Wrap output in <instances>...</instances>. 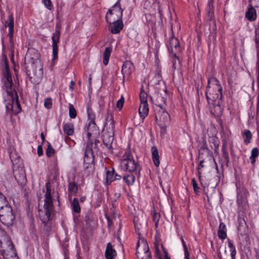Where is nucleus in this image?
Returning <instances> with one entry per match:
<instances>
[{
  "label": "nucleus",
  "instance_id": "f257e3e1",
  "mask_svg": "<svg viewBox=\"0 0 259 259\" xmlns=\"http://www.w3.org/2000/svg\"><path fill=\"white\" fill-rule=\"evenodd\" d=\"M39 56L38 51L33 49H28L26 55L28 62L27 72L31 81L35 84L39 83L43 74L42 65L39 60Z\"/></svg>",
  "mask_w": 259,
  "mask_h": 259
},
{
  "label": "nucleus",
  "instance_id": "f03ea898",
  "mask_svg": "<svg viewBox=\"0 0 259 259\" xmlns=\"http://www.w3.org/2000/svg\"><path fill=\"white\" fill-rule=\"evenodd\" d=\"M0 250L4 259H19L10 238L2 230H0Z\"/></svg>",
  "mask_w": 259,
  "mask_h": 259
},
{
  "label": "nucleus",
  "instance_id": "7ed1b4c3",
  "mask_svg": "<svg viewBox=\"0 0 259 259\" xmlns=\"http://www.w3.org/2000/svg\"><path fill=\"white\" fill-rule=\"evenodd\" d=\"M223 88L219 81L214 77L208 78L207 86L205 93L208 103L221 101L222 98Z\"/></svg>",
  "mask_w": 259,
  "mask_h": 259
},
{
  "label": "nucleus",
  "instance_id": "20e7f679",
  "mask_svg": "<svg viewBox=\"0 0 259 259\" xmlns=\"http://www.w3.org/2000/svg\"><path fill=\"white\" fill-rule=\"evenodd\" d=\"M114 134V122L111 114H108L103 130V142L107 148H110L113 143Z\"/></svg>",
  "mask_w": 259,
  "mask_h": 259
},
{
  "label": "nucleus",
  "instance_id": "39448f33",
  "mask_svg": "<svg viewBox=\"0 0 259 259\" xmlns=\"http://www.w3.org/2000/svg\"><path fill=\"white\" fill-rule=\"evenodd\" d=\"M120 167L124 171L135 172L140 175L141 167L137 161L134 159L130 151H126L122 156Z\"/></svg>",
  "mask_w": 259,
  "mask_h": 259
},
{
  "label": "nucleus",
  "instance_id": "423d86ee",
  "mask_svg": "<svg viewBox=\"0 0 259 259\" xmlns=\"http://www.w3.org/2000/svg\"><path fill=\"white\" fill-rule=\"evenodd\" d=\"M46 192L45 194V198L44 200V212L45 216L42 217L39 212V216L41 218V220L43 223L48 222L51 217V213L54 210V207L53 204V199L51 197V189L50 183H47L46 185Z\"/></svg>",
  "mask_w": 259,
  "mask_h": 259
},
{
  "label": "nucleus",
  "instance_id": "0eeeda50",
  "mask_svg": "<svg viewBox=\"0 0 259 259\" xmlns=\"http://www.w3.org/2000/svg\"><path fill=\"white\" fill-rule=\"evenodd\" d=\"M13 80L4 81V86L8 96V99L10 101V102L7 103V100H5L6 108L8 109H12L14 106H20L17 93L13 88Z\"/></svg>",
  "mask_w": 259,
  "mask_h": 259
},
{
  "label": "nucleus",
  "instance_id": "6e6552de",
  "mask_svg": "<svg viewBox=\"0 0 259 259\" xmlns=\"http://www.w3.org/2000/svg\"><path fill=\"white\" fill-rule=\"evenodd\" d=\"M120 2V0H118L113 7L108 10L106 15V20L110 25L112 20H120L122 17L123 10L121 7Z\"/></svg>",
  "mask_w": 259,
  "mask_h": 259
},
{
  "label": "nucleus",
  "instance_id": "1a4fd4ad",
  "mask_svg": "<svg viewBox=\"0 0 259 259\" xmlns=\"http://www.w3.org/2000/svg\"><path fill=\"white\" fill-rule=\"evenodd\" d=\"M14 220L15 215L9 204L0 208V221L3 224L7 226H12Z\"/></svg>",
  "mask_w": 259,
  "mask_h": 259
},
{
  "label": "nucleus",
  "instance_id": "9d476101",
  "mask_svg": "<svg viewBox=\"0 0 259 259\" xmlns=\"http://www.w3.org/2000/svg\"><path fill=\"white\" fill-rule=\"evenodd\" d=\"M136 254L139 259L151 258L148 244L144 238L139 239L137 243Z\"/></svg>",
  "mask_w": 259,
  "mask_h": 259
},
{
  "label": "nucleus",
  "instance_id": "9b49d317",
  "mask_svg": "<svg viewBox=\"0 0 259 259\" xmlns=\"http://www.w3.org/2000/svg\"><path fill=\"white\" fill-rule=\"evenodd\" d=\"M155 118L161 127L165 125L170 120L169 114L166 111L165 107L155 109Z\"/></svg>",
  "mask_w": 259,
  "mask_h": 259
},
{
  "label": "nucleus",
  "instance_id": "f8f14e48",
  "mask_svg": "<svg viewBox=\"0 0 259 259\" xmlns=\"http://www.w3.org/2000/svg\"><path fill=\"white\" fill-rule=\"evenodd\" d=\"M171 35L169 38L168 42L167 45L168 50L172 53L174 51H179V41L177 38L175 37L174 35L172 27H171Z\"/></svg>",
  "mask_w": 259,
  "mask_h": 259
},
{
  "label": "nucleus",
  "instance_id": "ddd939ff",
  "mask_svg": "<svg viewBox=\"0 0 259 259\" xmlns=\"http://www.w3.org/2000/svg\"><path fill=\"white\" fill-rule=\"evenodd\" d=\"M210 111L214 116H220L223 112V109L220 106V101H214L213 103H208Z\"/></svg>",
  "mask_w": 259,
  "mask_h": 259
},
{
  "label": "nucleus",
  "instance_id": "4468645a",
  "mask_svg": "<svg viewBox=\"0 0 259 259\" xmlns=\"http://www.w3.org/2000/svg\"><path fill=\"white\" fill-rule=\"evenodd\" d=\"M238 225L239 234L242 236H247L248 228L244 219L239 217L238 218Z\"/></svg>",
  "mask_w": 259,
  "mask_h": 259
},
{
  "label": "nucleus",
  "instance_id": "2eb2a0df",
  "mask_svg": "<svg viewBox=\"0 0 259 259\" xmlns=\"http://www.w3.org/2000/svg\"><path fill=\"white\" fill-rule=\"evenodd\" d=\"M14 177L17 182L20 185H24L26 182V175L22 168L15 169L14 171Z\"/></svg>",
  "mask_w": 259,
  "mask_h": 259
},
{
  "label": "nucleus",
  "instance_id": "dca6fc26",
  "mask_svg": "<svg viewBox=\"0 0 259 259\" xmlns=\"http://www.w3.org/2000/svg\"><path fill=\"white\" fill-rule=\"evenodd\" d=\"M112 23L113 25L110 27V30L112 33H118L123 29V24L121 19L112 20L111 24Z\"/></svg>",
  "mask_w": 259,
  "mask_h": 259
},
{
  "label": "nucleus",
  "instance_id": "f3484780",
  "mask_svg": "<svg viewBox=\"0 0 259 259\" xmlns=\"http://www.w3.org/2000/svg\"><path fill=\"white\" fill-rule=\"evenodd\" d=\"M5 26L9 27L8 35L10 37V41H11L13 39L14 31V18L12 15L10 14L8 16V20L5 22Z\"/></svg>",
  "mask_w": 259,
  "mask_h": 259
},
{
  "label": "nucleus",
  "instance_id": "a211bd4d",
  "mask_svg": "<svg viewBox=\"0 0 259 259\" xmlns=\"http://www.w3.org/2000/svg\"><path fill=\"white\" fill-rule=\"evenodd\" d=\"M87 148L85 152V155H86L88 153H90L93 155V150L96 149L98 147V144L99 141L96 138H94L93 140L90 141H87Z\"/></svg>",
  "mask_w": 259,
  "mask_h": 259
},
{
  "label": "nucleus",
  "instance_id": "6ab92c4d",
  "mask_svg": "<svg viewBox=\"0 0 259 259\" xmlns=\"http://www.w3.org/2000/svg\"><path fill=\"white\" fill-rule=\"evenodd\" d=\"M134 69L133 64L130 61H126L122 65L121 72L124 78L125 75L131 74Z\"/></svg>",
  "mask_w": 259,
  "mask_h": 259
},
{
  "label": "nucleus",
  "instance_id": "aec40b11",
  "mask_svg": "<svg viewBox=\"0 0 259 259\" xmlns=\"http://www.w3.org/2000/svg\"><path fill=\"white\" fill-rule=\"evenodd\" d=\"M198 158H206L210 161L214 160L211 153L208 148L199 149Z\"/></svg>",
  "mask_w": 259,
  "mask_h": 259
},
{
  "label": "nucleus",
  "instance_id": "412c9836",
  "mask_svg": "<svg viewBox=\"0 0 259 259\" xmlns=\"http://www.w3.org/2000/svg\"><path fill=\"white\" fill-rule=\"evenodd\" d=\"M116 254V251L113 248L111 243H108L105 252L106 259H113Z\"/></svg>",
  "mask_w": 259,
  "mask_h": 259
},
{
  "label": "nucleus",
  "instance_id": "4be33fe9",
  "mask_svg": "<svg viewBox=\"0 0 259 259\" xmlns=\"http://www.w3.org/2000/svg\"><path fill=\"white\" fill-rule=\"evenodd\" d=\"M245 18L250 21H253L256 19V13L254 7L248 6V9L245 13Z\"/></svg>",
  "mask_w": 259,
  "mask_h": 259
},
{
  "label": "nucleus",
  "instance_id": "5701e85b",
  "mask_svg": "<svg viewBox=\"0 0 259 259\" xmlns=\"http://www.w3.org/2000/svg\"><path fill=\"white\" fill-rule=\"evenodd\" d=\"M149 112V107L147 103H141L139 108V113L140 117L143 119H145L148 115Z\"/></svg>",
  "mask_w": 259,
  "mask_h": 259
},
{
  "label": "nucleus",
  "instance_id": "b1692460",
  "mask_svg": "<svg viewBox=\"0 0 259 259\" xmlns=\"http://www.w3.org/2000/svg\"><path fill=\"white\" fill-rule=\"evenodd\" d=\"M166 101V99L162 97L161 94H157L155 100V109L165 107Z\"/></svg>",
  "mask_w": 259,
  "mask_h": 259
},
{
  "label": "nucleus",
  "instance_id": "393cba45",
  "mask_svg": "<svg viewBox=\"0 0 259 259\" xmlns=\"http://www.w3.org/2000/svg\"><path fill=\"white\" fill-rule=\"evenodd\" d=\"M152 158L154 165L158 167L160 164L159 156L158 151L155 146H152L151 148Z\"/></svg>",
  "mask_w": 259,
  "mask_h": 259
},
{
  "label": "nucleus",
  "instance_id": "a878e982",
  "mask_svg": "<svg viewBox=\"0 0 259 259\" xmlns=\"http://www.w3.org/2000/svg\"><path fill=\"white\" fill-rule=\"evenodd\" d=\"M213 0H208L207 6V19L211 20L214 16L213 13Z\"/></svg>",
  "mask_w": 259,
  "mask_h": 259
},
{
  "label": "nucleus",
  "instance_id": "bb28decb",
  "mask_svg": "<svg viewBox=\"0 0 259 259\" xmlns=\"http://www.w3.org/2000/svg\"><path fill=\"white\" fill-rule=\"evenodd\" d=\"M226 231V225L224 223L221 222L220 224L218 232V236L220 239L224 240L227 238Z\"/></svg>",
  "mask_w": 259,
  "mask_h": 259
},
{
  "label": "nucleus",
  "instance_id": "cd10ccee",
  "mask_svg": "<svg viewBox=\"0 0 259 259\" xmlns=\"http://www.w3.org/2000/svg\"><path fill=\"white\" fill-rule=\"evenodd\" d=\"M60 35V27L58 25H57L56 26L55 32L53 33V36L52 37L53 45H57V44L59 41Z\"/></svg>",
  "mask_w": 259,
  "mask_h": 259
},
{
  "label": "nucleus",
  "instance_id": "c85d7f7f",
  "mask_svg": "<svg viewBox=\"0 0 259 259\" xmlns=\"http://www.w3.org/2000/svg\"><path fill=\"white\" fill-rule=\"evenodd\" d=\"M257 61L256 62V72H257V82L258 90V95L257 96V102L256 107V112L259 114V52L257 54Z\"/></svg>",
  "mask_w": 259,
  "mask_h": 259
},
{
  "label": "nucleus",
  "instance_id": "c756f323",
  "mask_svg": "<svg viewBox=\"0 0 259 259\" xmlns=\"http://www.w3.org/2000/svg\"><path fill=\"white\" fill-rule=\"evenodd\" d=\"M64 133L68 136L73 135L74 133V126L72 123H66L63 127Z\"/></svg>",
  "mask_w": 259,
  "mask_h": 259
},
{
  "label": "nucleus",
  "instance_id": "7c9ffc66",
  "mask_svg": "<svg viewBox=\"0 0 259 259\" xmlns=\"http://www.w3.org/2000/svg\"><path fill=\"white\" fill-rule=\"evenodd\" d=\"M112 48L111 47L106 48L103 53V64L106 65L108 63L110 56Z\"/></svg>",
  "mask_w": 259,
  "mask_h": 259
},
{
  "label": "nucleus",
  "instance_id": "2f4dec72",
  "mask_svg": "<svg viewBox=\"0 0 259 259\" xmlns=\"http://www.w3.org/2000/svg\"><path fill=\"white\" fill-rule=\"evenodd\" d=\"M242 137L244 142L248 144L250 142L251 139H252V134L249 130H245L242 134Z\"/></svg>",
  "mask_w": 259,
  "mask_h": 259
},
{
  "label": "nucleus",
  "instance_id": "473e14b6",
  "mask_svg": "<svg viewBox=\"0 0 259 259\" xmlns=\"http://www.w3.org/2000/svg\"><path fill=\"white\" fill-rule=\"evenodd\" d=\"M114 170L112 169L111 171L108 170L106 172V183L107 184H110L112 182L115 180V176L114 174Z\"/></svg>",
  "mask_w": 259,
  "mask_h": 259
},
{
  "label": "nucleus",
  "instance_id": "72a5a7b5",
  "mask_svg": "<svg viewBox=\"0 0 259 259\" xmlns=\"http://www.w3.org/2000/svg\"><path fill=\"white\" fill-rule=\"evenodd\" d=\"M123 180L128 185H132L135 181V177L133 175H127L123 177Z\"/></svg>",
  "mask_w": 259,
  "mask_h": 259
},
{
  "label": "nucleus",
  "instance_id": "f704fd0d",
  "mask_svg": "<svg viewBox=\"0 0 259 259\" xmlns=\"http://www.w3.org/2000/svg\"><path fill=\"white\" fill-rule=\"evenodd\" d=\"M78 188L76 183L70 182L69 183L68 191L70 193L73 194L77 192Z\"/></svg>",
  "mask_w": 259,
  "mask_h": 259
},
{
  "label": "nucleus",
  "instance_id": "c9c22d12",
  "mask_svg": "<svg viewBox=\"0 0 259 259\" xmlns=\"http://www.w3.org/2000/svg\"><path fill=\"white\" fill-rule=\"evenodd\" d=\"M259 151L257 148H254L252 149L251 152V156H250V159L251 160V163L254 164L255 162V158L258 156Z\"/></svg>",
  "mask_w": 259,
  "mask_h": 259
},
{
  "label": "nucleus",
  "instance_id": "e433bc0d",
  "mask_svg": "<svg viewBox=\"0 0 259 259\" xmlns=\"http://www.w3.org/2000/svg\"><path fill=\"white\" fill-rule=\"evenodd\" d=\"M87 131H90L92 132H96L97 131V127L95 123V121H89L86 126Z\"/></svg>",
  "mask_w": 259,
  "mask_h": 259
},
{
  "label": "nucleus",
  "instance_id": "4c0bfd02",
  "mask_svg": "<svg viewBox=\"0 0 259 259\" xmlns=\"http://www.w3.org/2000/svg\"><path fill=\"white\" fill-rule=\"evenodd\" d=\"M73 210L75 212H79L80 211V208L77 199L74 198L72 203Z\"/></svg>",
  "mask_w": 259,
  "mask_h": 259
},
{
  "label": "nucleus",
  "instance_id": "58836bf2",
  "mask_svg": "<svg viewBox=\"0 0 259 259\" xmlns=\"http://www.w3.org/2000/svg\"><path fill=\"white\" fill-rule=\"evenodd\" d=\"M9 205L6 197L0 192V208Z\"/></svg>",
  "mask_w": 259,
  "mask_h": 259
},
{
  "label": "nucleus",
  "instance_id": "ea45409f",
  "mask_svg": "<svg viewBox=\"0 0 259 259\" xmlns=\"http://www.w3.org/2000/svg\"><path fill=\"white\" fill-rule=\"evenodd\" d=\"M69 116L71 118H75L76 116V110L72 104H69Z\"/></svg>",
  "mask_w": 259,
  "mask_h": 259
},
{
  "label": "nucleus",
  "instance_id": "a19ab883",
  "mask_svg": "<svg viewBox=\"0 0 259 259\" xmlns=\"http://www.w3.org/2000/svg\"><path fill=\"white\" fill-rule=\"evenodd\" d=\"M152 217H153V221L155 223V227L157 228L158 225V222H159V218L160 217V215L159 213L155 212L154 211L153 213Z\"/></svg>",
  "mask_w": 259,
  "mask_h": 259
},
{
  "label": "nucleus",
  "instance_id": "79ce46f5",
  "mask_svg": "<svg viewBox=\"0 0 259 259\" xmlns=\"http://www.w3.org/2000/svg\"><path fill=\"white\" fill-rule=\"evenodd\" d=\"M181 241L185 252V259H189V253L185 242L184 241L183 237H181Z\"/></svg>",
  "mask_w": 259,
  "mask_h": 259
},
{
  "label": "nucleus",
  "instance_id": "37998d69",
  "mask_svg": "<svg viewBox=\"0 0 259 259\" xmlns=\"http://www.w3.org/2000/svg\"><path fill=\"white\" fill-rule=\"evenodd\" d=\"M140 99L141 103H147V94L144 91L141 92Z\"/></svg>",
  "mask_w": 259,
  "mask_h": 259
},
{
  "label": "nucleus",
  "instance_id": "c03bdc74",
  "mask_svg": "<svg viewBox=\"0 0 259 259\" xmlns=\"http://www.w3.org/2000/svg\"><path fill=\"white\" fill-rule=\"evenodd\" d=\"M55 152L54 149L52 148L51 144L48 143V147L46 150V154L48 157H51Z\"/></svg>",
  "mask_w": 259,
  "mask_h": 259
},
{
  "label": "nucleus",
  "instance_id": "a18cd8bd",
  "mask_svg": "<svg viewBox=\"0 0 259 259\" xmlns=\"http://www.w3.org/2000/svg\"><path fill=\"white\" fill-rule=\"evenodd\" d=\"M88 120L89 121H95V114L93 112L91 109L88 108Z\"/></svg>",
  "mask_w": 259,
  "mask_h": 259
},
{
  "label": "nucleus",
  "instance_id": "49530a36",
  "mask_svg": "<svg viewBox=\"0 0 259 259\" xmlns=\"http://www.w3.org/2000/svg\"><path fill=\"white\" fill-rule=\"evenodd\" d=\"M200 174L201 173L199 171H198L199 179L200 183L201 185L204 187V188H205L206 187H207L208 186L209 184H207V183L205 182L206 178L201 177Z\"/></svg>",
  "mask_w": 259,
  "mask_h": 259
},
{
  "label": "nucleus",
  "instance_id": "de8ad7c7",
  "mask_svg": "<svg viewBox=\"0 0 259 259\" xmlns=\"http://www.w3.org/2000/svg\"><path fill=\"white\" fill-rule=\"evenodd\" d=\"M124 102V99L123 97L122 96L120 99L118 100V101L116 103V107L118 108L119 110H121V109L122 108L123 106V104Z\"/></svg>",
  "mask_w": 259,
  "mask_h": 259
},
{
  "label": "nucleus",
  "instance_id": "09e8293b",
  "mask_svg": "<svg viewBox=\"0 0 259 259\" xmlns=\"http://www.w3.org/2000/svg\"><path fill=\"white\" fill-rule=\"evenodd\" d=\"M4 75V81H12V76L10 74V72H3Z\"/></svg>",
  "mask_w": 259,
  "mask_h": 259
},
{
  "label": "nucleus",
  "instance_id": "8fccbe9b",
  "mask_svg": "<svg viewBox=\"0 0 259 259\" xmlns=\"http://www.w3.org/2000/svg\"><path fill=\"white\" fill-rule=\"evenodd\" d=\"M139 219L138 217H135L134 219V223L135 224L136 231L137 232L138 230L140 229V227L141 226V224L139 221Z\"/></svg>",
  "mask_w": 259,
  "mask_h": 259
},
{
  "label": "nucleus",
  "instance_id": "3c124183",
  "mask_svg": "<svg viewBox=\"0 0 259 259\" xmlns=\"http://www.w3.org/2000/svg\"><path fill=\"white\" fill-rule=\"evenodd\" d=\"M192 185H193V189H194V192L196 193H197L199 192V188L198 186V185L197 184V182H196V180L193 178L192 180Z\"/></svg>",
  "mask_w": 259,
  "mask_h": 259
},
{
  "label": "nucleus",
  "instance_id": "603ef678",
  "mask_svg": "<svg viewBox=\"0 0 259 259\" xmlns=\"http://www.w3.org/2000/svg\"><path fill=\"white\" fill-rule=\"evenodd\" d=\"M249 6L254 8L259 7V0H250Z\"/></svg>",
  "mask_w": 259,
  "mask_h": 259
},
{
  "label": "nucleus",
  "instance_id": "864d4df0",
  "mask_svg": "<svg viewBox=\"0 0 259 259\" xmlns=\"http://www.w3.org/2000/svg\"><path fill=\"white\" fill-rule=\"evenodd\" d=\"M44 105L47 109H50L52 107V105L51 99V98L46 99L45 101Z\"/></svg>",
  "mask_w": 259,
  "mask_h": 259
},
{
  "label": "nucleus",
  "instance_id": "5fc2aeb1",
  "mask_svg": "<svg viewBox=\"0 0 259 259\" xmlns=\"http://www.w3.org/2000/svg\"><path fill=\"white\" fill-rule=\"evenodd\" d=\"M52 47L54 59H55L58 56V45H52Z\"/></svg>",
  "mask_w": 259,
  "mask_h": 259
},
{
  "label": "nucleus",
  "instance_id": "6e6d98bb",
  "mask_svg": "<svg viewBox=\"0 0 259 259\" xmlns=\"http://www.w3.org/2000/svg\"><path fill=\"white\" fill-rule=\"evenodd\" d=\"M44 4L47 9L51 10L52 8V5L51 0H44Z\"/></svg>",
  "mask_w": 259,
  "mask_h": 259
},
{
  "label": "nucleus",
  "instance_id": "4d7b16f0",
  "mask_svg": "<svg viewBox=\"0 0 259 259\" xmlns=\"http://www.w3.org/2000/svg\"><path fill=\"white\" fill-rule=\"evenodd\" d=\"M199 159L200 160V162L198 166V170L204 167V165L203 164V162H206V161H209L208 159L206 158H199Z\"/></svg>",
  "mask_w": 259,
  "mask_h": 259
},
{
  "label": "nucleus",
  "instance_id": "13d9d810",
  "mask_svg": "<svg viewBox=\"0 0 259 259\" xmlns=\"http://www.w3.org/2000/svg\"><path fill=\"white\" fill-rule=\"evenodd\" d=\"M228 246L230 248L231 252H233V251H235L236 250V248H235V246L233 245V244L231 242V241L230 240H228Z\"/></svg>",
  "mask_w": 259,
  "mask_h": 259
},
{
  "label": "nucleus",
  "instance_id": "bf43d9fd",
  "mask_svg": "<svg viewBox=\"0 0 259 259\" xmlns=\"http://www.w3.org/2000/svg\"><path fill=\"white\" fill-rule=\"evenodd\" d=\"M87 137L88 139V140L87 141H90L92 140H93L94 138H92L93 135L94 134L93 132L90 131H87Z\"/></svg>",
  "mask_w": 259,
  "mask_h": 259
},
{
  "label": "nucleus",
  "instance_id": "052dcab7",
  "mask_svg": "<svg viewBox=\"0 0 259 259\" xmlns=\"http://www.w3.org/2000/svg\"><path fill=\"white\" fill-rule=\"evenodd\" d=\"M37 154L39 156H40L41 155H42L43 150H42V147L41 145H39L37 147Z\"/></svg>",
  "mask_w": 259,
  "mask_h": 259
},
{
  "label": "nucleus",
  "instance_id": "680f3d73",
  "mask_svg": "<svg viewBox=\"0 0 259 259\" xmlns=\"http://www.w3.org/2000/svg\"><path fill=\"white\" fill-rule=\"evenodd\" d=\"M223 153L224 157L226 159V161L228 162L229 160V156L228 153L227 152L226 150L224 149L223 150Z\"/></svg>",
  "mask_w": 259,
  "mask_h": 259
},
{
  "label": "nucleus",
  "instance_id": "e2e57ef3",
  "mask_svg": "<svg viewBox=\"0 0 259 259\" xmlns=\"http://www.w3.org/2000/svg\"><path fill=\"white\" fill-rule=\"evenodd\" d=\"M6 71L10 72V70H9V66H8V63L6 61H5V64H4V67L3 72H6Z\"/></svg>",
  "mask_w": 259,
  "mask_h": 259
},
{
  "label": "nucleus",
  "instance_id": "0e129e2a",
  "mask_svg": "<svg viewBox=\"0 0 259 259\" xmlns=\"http://www.w3.org/2000/svg\"><path fill=\"white\" fill-rule=\"evenodd\" d=\"M172 55L175 57V60H173V65L174 67H175L176 64V59H178V58L176 56V54L175 53H172Z\"/></svg>",
  "mask_w": 259,
  "mask_h": 259
},
{
  "label": "nucleus",
  "instance_id": "69168bd1",
  "mask_svg": "<svg viewBox=\"0 0 259 259\" xmlns=\"http://www.w3.org/2000/svg\"><path fill=\"white\" fill-rule=\"evenodd\" d=\"M155 77L158 79V81H159L162 78L161 75L159 72H158L156 74Z\"/></svg>",
  "mask_w": 259,
  "mask_h": 259
},
{
  "label": "nucleus",
  "instance_id": "338daca9",
  "mask_svg": "<svg viewBox=\"0 0 259 259\" xmlns=\"http://www.w3.org/2000/svg\"><path fill=\"white\" fill-rule=\"evenodd\" d=\"M214 143L215 149H218L219 147V141L217 139H214Z\"/></svg>",
  "mask_w": 259,
  "mask_h": 259
},
{
  "label": "nucleus",
  "instance_id": "774afa93",
  "mask_svg": "<svg viewBox=\"0 0 259 259\" xmlns=\"http://www.w3.org/2000/svg\"><path fill=\"white\" fill-rule=\"evenodd\" d=\"M255 36H259V25L258 26V27L257 28H255Z\"/></svg>",
  "mask_w": 259,
  "mask_h": 259
}]
</instances>
